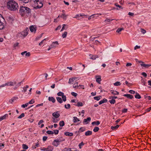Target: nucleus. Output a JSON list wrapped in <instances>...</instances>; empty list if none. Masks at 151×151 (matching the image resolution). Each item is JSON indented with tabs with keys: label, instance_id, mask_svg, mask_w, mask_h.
Masks as SVG:
<instances>
[{
	"label": "nucleus",
	"instance_id": "nucleus-26",
	"mask_svg": "<svg viewBox=\"0 0 151 151\" xmlns=\"http://www.w3.org/2000/svg\"><path fill=\"white\" fill-rule=\"evenodd\" d=\"M75 106L78 107L82 106H83V104L82 102H78L76 104H75Z\"/></svg>",
	"mask_w": 151,
	"mask_h": 151
},
{
	"label": "nucleus",
	"instance_id": "nucleus-13",
	"mask_svg": "<svg viewBox=\"0 0 151 151\" xmlns=\"http://www.w3.org/2000/svg\"><path fill=\"white\" fill-rule=\"evenodd\" d=\"M123 96L127 97V98L132 99L133 98V96L130 94H125L123 95Z\"/></svg>",
	"mask_w": 151,
	"mask_h": 151
},
{
	"label": "nucleus",
	"instance_id": "nucleus-55",
	"mask_svg": "<svg viewBox=\"0 0 151 151\" xmlns=\"http://www.w3.org/2000/svg\"><path fill=\"white\" fill-rule=\"evenodd\" d=\"M28 104H29L28 103H26L25 104H22V105L21 106L22 108H24L26 107H27L28 106Z\"/></svg>",
	"mask_w": 151,
	"mask_h": 151
},
{
	"label": "nucleus",
	"instance_id": "nucleus-7",
	"mask_svg": "<svg viewBox=\"0 0 151 151\" xmlns=\"http://www.w3.org/2000/svg\"><path fill=\"white\" fill-rule=\"evenodd\" d=\"M29 29L31 32H34L35 33L36 31V28L34 26L32 25L30 26Z\"/></svg>",
	"mask_w": 151,
	"mask_h": 151
},
{
	"label": "nucleus",
	"instance_id": "nucleus-37",
	"mask_svg": "<svg viewBox=\"0 0 151 151\" xmlns=\"http://www.w3.org/2000/svg\"><path fill=\"white\" fill-rule=\"evenodd\" d=\"M38 0H30V1L35 6V4L37 2Z\"/></svg>",
	"mask_w": 151,
	"mask_h": 151
},
{
	"label": "nucleus",
	"instance_id": "nucleus-64",
	"mask_svg": "<svg viewBox=\"0 0 151 151\" xmlns=\"http://www.w3.org/2000/svg\"><path fill=\"white\" fill-rule=\"evenodd\" d=\"M84 145V143L83 142H82L81 143H80L79 145V148H81V146H82Z\"/></svg>",
	"mask_w": 151,
	"mask_h": 151
},
{
	"label": "nucleus",
	"instance_id": "nucleus-44",
	"mask_svg": "<svg viewBox=\"0 0 151 151\" xmlns=\"http://www.w3.org/2000/svg\"><path fill=\"white\" fill-rule=\"evenodd\" d=\"M115 86H119L121 85V83L120 82L117 81L114 84Z\"/></svg>",
	"mask_w": 151,
	"mask_h": 151
},
{
	"label": "nucleus",
	"instance_id": "nucleus-43",
	"mask_svg": "<svg viewBox=\"0 0 151 151\" xmlns=\"http://www.w3.org/2000/svg\"><path fill=\"white\" fill-rule=\"evenodd\" d=\"M58 141V142H61L65 140V139L62 138H59L56 139Z\"/></svg>",
	"mask_w": 151,
	"mask_h": 151
},
{
	"label": "nucleus",
	"instance_id": "nucleus-58",
	"mask_svg": "<svg viewBox=\"0 0 151 151\" xmlns=\"http://www.w3.org/2000/svg\"><path fill=\"white\" fill-rule=\"evenodd\" d=\"M140 30H141V32L143 34H144L146 32V31L144 29H142V28L141 29H140Z\"/></svg>",
	"mask_w": 151,
	"mask_h": 151
},
{
	"label": "nucleus",
	"instance_id": "nucleus-17",
	"mask_svg": "<svg viewBox=\"0 0 151 151\" xmlns=\"http://www.w3.org/2000/svg\"><path fill=\"white\" fill-rule=\"evenodd\" d=\"M53 149V147L52 146L49 145L47 148L46 151H52Z\"/></svg>",
	"mask_w": 151,
	"mask_h": 151
},
{
	"label": "nucleus",
	"instance_id": "nucleus-62",
	"mask_svg": "<svg viewBox=\"0 0 151 151\" xmlns=\"http://www.w3.org/2000/svg\"><path fill=\"white\" fill-rule=\"evenodd\" d=\"M71 94L72 96L75 97L77 95V94L74 92H72Z\"/></svg>",
	"mask_w": 151,
	"mask_h": 151
},
{
	"label": "nucleus",
	"instance_id": "nucleus-47",
	"mask_svg": "<svg viewBox=\"0 0 151 151\" xmlns=\"http://www.w3.org/2000/svg\"><path fill=\"white\" fill-rule=\"evenodd\" d=\"M114 19H106L105 20V22L106 24H107V22H110L111 21H112Z\"/></svg>",
	"mask_w": 151,
	"mask_h": 151
},
{
	"label": "nucleus",
	"instance_id": "nucleus-57",
	"mask_svg": "<svg viewBox=\"0 0 151 151\" xmlns=\"http://www.w3.org/2000/svg\"><path fill=\"white\" fill-rule=\"evenodd\" d=\"M20 1H22L24 3H28L29 0H19Z\"/></svg>",
	"mask_w": 151,
	"mask_h": 151
},
{
	"label": "nucleus",
	"instance_id": "nucleus-21",
	"mask_svg": "<svg viewBox=\"0 0 151 151\" xmlns=\"http://www.w3.org/2000/svg\"><path fill=\"white\" fill-rule=\"evenodd\" d=\"M99 58V56L97 55H93L90 58V59L93 60H95L96 58Z\"/></svg>",
	"mask_w": 151,
	"mask_h": 151
},
{
	"label": "nucleus",
	"instance_id": "nucleus-56",
	"mask_svg": "<svg viewBox=\"0 0 151 151\" xmlns=\"http://www.w3.org/2000/svg\"><path fill=\"white\" fill-rule=\"evenodd\" d=\"M71 148H64L63 150V151H70V150Z\"/></svg>",
	"mask_w": 151,
	"mask_h": 151
},
{
	"label": "nucleus",
	"instance_id": "nucleus-60",
	"mask_svg": "<svg viewBox=\"0 0 151 151\" xmlns=\"http://www.w3.org/2000/svg\"><path fill=\"white\" fill-rule=\"evenodd\" d=\"M46 40V39H45L42 40L39 44V46H41L44 43V42L45 40Z\"/></svg>",
	"mask_w": 151,
	"mask_h": 151
},
{
	"label": "nucleus",
	"instance_id": "nucleus-35",
	"mask_svg": "<svg viewBox=\"0 0 151 151\" xmlns=\"http://www.w3.org/2000/svg\"><path fill=\"white\" fill-rule=\"evenodd\" d=\"M65 125L64 122L63 121H61L59 122V125L60 127H63Z\"/></svg>",
	"mask_w": 151,
	"mask_h": 151
},
{
	"label": "nucleus",
	"instance_id": "nucleus-32",
	"mask_svg": "<svg viewBox=\"0 0 151 151\" xmlns=\"http://www.w3.org/2000/svg\"><path fill=\"white\" fill-rule=\"evenodd\" d=\"M109 101L111 104H114L116 102L115 100L113 99H112L111 100H109Z\"/></svg>",
	"mask_w": 151,
	"mask_h": 151
},
{
	"label": "nucleus",
	"instance_id": "nucleus-48",
	"mask_svg": "<svg viewBox=\"0 0 151 151\" xmlns=\"http://www.w3.org/2000/svg\"><path fill=\"white\" fill-rule=\"evenodd\" d=\"M47 133L49 134H52L54 133L53 132L50 130H48L46 132Z\"/></svg>",
	"mask_w": 151,
	"mask_h": 151
},
{
	"label": "nucleus",
	"instance_id": "nucleus-52",
	"mask_svg": "<svg viewBox=\"0 0 151 151\" xmlns=\"http://www.w3.org/2000/svg\"><path fill=\"white\" fill-rule=\"evenodd\" d=\"M29 87V86L26 85L25 87H24L23 88L24 92H25L27 91V89Z\"/></svg>",
	"mask_w": 151,
	"mask_h": 151
},
{
	"label": "nucleus",
	"instance_id": "nucleus-12",
	"mask_svg": "<svg viewBox=\"0 0 151 151\" xmlns=\"http://www.w3.org/2000/svg\"><path fill=\"white\" fill-rule=\"evenodd\" d=\"M25 9H25L24 10V14H29L31 13V9H29L28 7L26 6Z\"/></svg>",
	"mask_w": 151,
	"mask_h": 151
},
{
	"label": "nucleus",
	"instance_id": "nucleus-41",
	"mask_svg": "<svg viewBox=\"0 0 151 151\" xmlns=\"http://www.w3.org/2000/svg\"><path fill=\"white\" fill-rule=\"evenodd\" d=\"M64 107L66 109H69L70 108V106L69 104H68L67 105L66 104L65 105Z\"/></svg>",
	"mask_w": 151,
	"mask_h": 151
},
{
	"label": "nucleus",
	"instance_id": "nucleus-59",
	"mask_svg": "<svg viewBox=\"0 0 151 151\" xmlns=\"http://www.w3.org/2000/svg\"><path fill=\"white\" fill-rule=\"evenodd\" d=\"M67 17L66 15H65V14H63L61 15L60 17L63 18V19H64L65 17Z\"/></svg>",
	"mask_w": 151,
	"mask_h": 151
},
{
	"label": "nucleus",
	"instance_id": "nucleus-61",
	"mask_svg": "<svg viewBox=\"0 0 151 151\" xmlns=\"http://www.w3.org/2000/svg\"><path fill=\"white\" fill-rule=\"evenodd\" d=\"M26 57H29L30 55V52H27L26 53L25 55Z\"/></svg>",
	"mask_w": 151,
	"mask_h": 151
},
{
	"label": "nucleus",
	"instance_id": "nucleus-24",
	"mask_svg": "<svg viewBox=\"0 0 151 151\" xmlns=\"http://www.w3.org/2000/svg\"><path fill=\"white\" fill-rule=\"evenodd\" d=\"M63 27L60 31L61 32L63 31L64 29H66L68 28V26H67L66 24H63Z\"/></svg>",
	"mask_w": 151,
	"mask_h": 151
},
{
	"label": "nucleus",
	"instance_id": "nucleus-4",
	"mask_svg": "<svg viewBox=\"0 0 151 151\" xmlns=\"http://www.w3.org/2000/svg\"><path fill=\"white\" fill-rule=\"evenodd\" d=\"M26 6H21L20 7V9L19 10V12L20 13L22 14H24V10H25Z\"/></svg>",
	"mask_w": 151,
	"mask_h": 151
},
{
	"label": "nucleus",
	"instance_id": "nucleus-2",
	"mask_svg": "<svg viewBox=\"0 0 151 151\" xmlns=\"http://www.w3.org/2000/svg\"><path fill=\"white\" fill-rule=\"evenodd\" d=\"M29 31V28H27L21 32V33H19L18 34H21L24 37H25L28 35Z\"/></svg>",
	"mask_w": 151,
	"mask_h": 151
},
{
	"label": "nucleus",
	"instance_id": "nucleus-25",
	"mask_svg": "<svg viewBox=\"0 0 151 151\" xmlns=\"http://www.w3.org/2000/svg\"><path fill=\"white\" fill-rule=\"evenodd\" d=\"M73 122L74 123H76L80 121V120L78 119L75 116L73 117Z\"/></svg>",
	"mask_w": 151,
	"mask_h": 151
},
{
	"label": "nucleus",
	"instance_id": "nucleus-31",
	"mask_svg": "<svg viewBox=\"0 0 151 151\" xmlns=\"http://www.w3.org/2000/svg\"><path fill=\"white\" fill-rule=\"evenodd\" d=\"M135 98L137 99H140L141 98L139 94L137 92H136L135 93Z\"/></svg>",
	"mask_w": 151,
	"mask_h": 151
},
{
	"label": "nucleus",
	"instance_id": "nucleus-16",
	"mask_svg": "<svg viewBox=\"0 0 151 151\" xmlns=\"http://www.w3.org/2000/svg\"><path fill=\"white\" fill-rule=\"evenodd\" d=\"M107 100L105 98L103 99V100L100 101L99 102V105H101L104 103H106L107 102Z\"/></svg>",
	"mask_w": 151,
	"mask_h": 151
},
{
	"label": "nucleus",
	"instance_id": "nucleus-40",
	"mask_svg": "<svg viewBox=\"0 0 151 151\" xmlns=\"http://www.w3.org/2000/svg\"><path fill=\"white\" fill-rule=\"evenodd\" d=\"M99 130V127H94V129H93V131L94 132H97Z\"/></svg>",
	"mask_w": 151,
	"mask_h": 151
},
{
	"label": "nucleus",
	"instance_id": "nucleus-29",
	"mask_svg": "<svg viewBox=\"0 0 151 151\" xmlns=\"http://www.w3.org/2000/svg\"><path fill=\"white\" fill-rule=\"evenodd\" d=\"M85 130V128L84 127H81L79 129L78 131V133H81L83 132Z\"/></svg>",
	"mask_w": 151,
	"mask_h": 151
},
{
	"label": "nucleus",
	"instance_id": "nucleus-45",
	"mask_svg": "<svg viewBox=\"0 0 151 151\" xmlns=\"http://www.w3.org/2000/svg\"><path fill=\"white\" fill-rule=\"evenodd\" d=\"M43 34V33H42L41 34V35L40 36H38L37 37H36L35 39V40L37 41L38 40H39L42 37Z\"/></svg>",
	"mask_w": 151,
	"mask_h": 151
},
{
	"label": "nucleus",
	"instance_id": "nucleus-20",
	"mask_svg": "<svg viewBox=\"0 0 151 151\" xmlns=\"http://www.w3.org/2000/svg\"><path fill=\"white\" fill-rule=\"evenodd\" d=\"M141 66L144 67L146 68H148L149 67L151 66V65L150 64H146L144 63H141L140 64Z\"/></svg>",
	"mask_w": 151,
	"mask_h": 151
},
{
	"label": "nucleus",
	"instance_id": "nucleus-11",
	"mask_svg": "<svg viewBox=\"0 0 151 151\" xmlns=\"http://www.w3.org/2000/svg\"><path fill=\"white\" fill-rule=\"evenodd\" d=\"M91 120V118L90 117H88L87 118V119H84L83 122V124L84 123H86V124L88 123L89 122H90Z\"/></svg>",
	"mask_w": 151,
	"mask_h": 151
},
{
	"label": "nucleus",
	"instance_id": "nucleus-50",
	"mask_svg": "<svg viewBox=\"0 0 151 151\" xmlns=\"http://www.w3.org/2000/svg\"><path fill=\"white\" fill-rule=\"evenodd\" d=\"M19 45V43L18 42H16L13 45V47L14 49H16V47L17 46H18Z\"/></svg>",
	"mask_w": 151,
	"mask_h": 151
},
{
	"label": "nucleus",
	"instance_id": "nucleus-15",
	"mask_svg": "<svg viewBox=\"0 0 151 151\" xmlns=\"http://www.w3.org/2000/svg\"><path fill=\"white\" fill-rule=\"evenodd\" d=\"M48 100L50 101H51L53 103H54L55 101V99L53 97H48Z\"/></svg>",
	"mask_w": 151,
	"mask_h": 151
},
{
	"label": "nucleus",
	"instance_id": "nucleus-63",
	"mask_svg": "<svg viewBox=\"0 0 151 151\" xmlns=\"http://www.w3.org/2000/svg\"><path fill=\"white\" fill-rule=\"evenodd\" d=\"M129 92L131 94H134L135 93H136L135 92V91H133L132 90H130L129 91Z\"/></svg>",
	"mask_w": 151,
	"mask_h": 151
},
{
	"label": "nucleus",
	"instance_id": "nucleus-23",
	"mask_svg": "<svg viewBox=\"0 0 151 151\" xmlns=\"http://www.w3.org/2000/svg\"><path fill=\"white\" fill-rule=\"evenodd\" d=\"M111 93L114 95H117L119 94V92L116 91L111 90Z\"/></svg>",
	"mask_w": 151,
	"mask_h": 151
},
{
	"label": "nucleus",
	"instance_id": "nucleus-9",
	"mask_svg": "<svg viewBox=\"0 0 151 151\" xmlns=\"http://www.w3.org/2000/svg\"><path fill=\"white\" fill-rule=\"evenodd\" d=\"M52 144L53 145L57 147L59 145H60L59 142H58L57 140L55 139L53 142H52Z\"/></svg>",
	"mask_w": 151,
	"mask_h": 151
},
{
	"label": "nucleus",
	"instance_id": "nucleus-53",
	"mask_svg": "<svg viewBox=\"0 0 151 151\" xmlns=\"http://www.w3.org/2000/svg\"><path fill=\"white\" fill-rule=\"evenodd\" d=\"M74 81V80L72 78H70L69 79V80L68 83L69 84H70L72 82H73Z\"/></svg>",
	"mask_w": 151,
	"mask_h": 151
},
{
	"label": "nucleus",
	"instance_id": "nucleus-54",
	"mask_svg": "<svg viewBox=\"0 0 151 151\" xmlns=\"http://www.w3.org/2000/svg\"><path fill=\"white\" fill-rule=\"evenodd\" d=\"M73 87L74 88H76L77 87H79V86H78V82H76L74 84Z\"/></svg>",
	"mask_w": 151,
	"mask_h": 151
},
{
	"label": "nucleus",
	"instance_id": "nucleus-22",
	"mask_svg": "<svg viewBox=\"0 0 151 151\" xmlns=\"http://www.w3.org/2000/svg\"><path fill=\"white\" fill-rule=\"evenodd\" d=\"M56 99L58 101L60 104H61L63 102V100L61 98L59 97H57Z\"/></svg>",
	"mask_w": 151,
	"mask_h": 151
},
{
	"label": "nucleus",
	"instance_id": "nucleus-27",
	"mask_svg": "<svg viewBox=\"0 0 151 151\" xmlns=\"http://www.w3.org/2000/svg\"><path fill=\"white\" fill-rule=\"evenodd\" d=\"M92 134V132L90 131H88L85 132V135L86 136H89L91 135Z\"/></svg>",
	"mask_w": 151,
	"mask_h": 151
},
{
	"label": "nucleus",
	"instance_id": "nucleus-46",
	"mask_svg": "<svg viewBox=\"0 0 151 151\" xmlns=\"http://www.w3.org/2000/svg\"><path fill=\"white\" fill-rule=\"evenodd\" d=\"M22 146L23 148L25 150H27L28 148L27 146L26 145L24 144H23L22 145Z\"/></svg>",
	"mask_w": 151,
	"mask_h": 151
},
{
	"label": "nucleus",
	"instance_id": "nucleus-36",
	"mask_svg": "<svg viewBox=\"0 0 151 151\" xmlns=\"http://www.w3.org/2000/svg\"><path fill=\"white\" fill-rule=\"evenodd\" d=\"M101 97V96H95L94 97V99L97 101H99L100 99V98Z\"/></svg>",
	"mask_w": 151,
	"mask_h": 151
},
{
	"label": "nucleus",
	"instance_id": "nucleus-8",
	"mask_svg": "<svg viewBox=\"0 0 151 151\" xmlns=\"http://www.w3.org/2000/svg\"><path fill=\"white\" fill-rule=\"evenodd\" d=\"M59 44L58 41L54 42L50 45L51 48H53L56 47Z\"/></svg>",
	"mask_w": 151,
	"mask_h": 151
},
{
	"label": "nucleus",
	"instance_id": "nucleus-30",
	"mask_svg": "<svg viewBox=\"0 0 151 151\" xmlns=\"http://www.w3.org/2000/svg\"><path fill=\"white\" fill-rule=\"evenodd\" d=\"M8 116V114H6L4 115V116L0 117V122L2 120L5 119H6V117Z\"/></svg>",
	"mask_w": 151,
	"mask_h": 151
},
{
	"label": "nucleus",
	"instance_id": "nucleus-28",
	"mask_svg": "<svg viewBox=\"0 0 151 151\" xmlns=\"http://www.w3.org/2000/svg\"><path fill=\"white\" fill-rule=\"evenodd\" d=\"M92 124L94 125V124L96 125H98L100 124V122L99 121H94L92 123Z\"/></svg>",
	"mask_w": 151,
	"mask_h": 151
},
{
	"label": "nucleus",
	"instance_id": "nucleus-1",
	"mask_svg": "<svg viewBox=\"0 0 151 151\" xmlns=\"http://www.w3.org/2000/svg\"><path fill=\"white\" fill-rule=\"evenodd\" d=\"M8 8L10 10L16 11L18 10V4L14 1H10L7 3Z\"/></svg>",
	"mask_w": 151,
	"mask_h": 151
},
{
	"label": "nucleus",
	"instance_id": "nucleus-5",
	"mask_svg": "<svg viewBox=\"0 0 151 151\" xmlns=\"http://www.w3.org/2000/svg\"><path fill=\"white\" fill-rule=\"evenodd\" d=\"M17 84L16 82H9L6 83V85L7 86H14Z\"/></svg>",
	"mask_w": 151,
	"mask_h": 151
},
{
	"label": "nucleus",
	"instance_id": "nucleus-10",
	"mask_svg": "<svg viewBox=\"0 0 151 151\" xmlns=\"http://www.w3.org/2000/svg\"><path fill=\"white\" fill-rule=\"evenodd\" d=\"M58 111H56L52 114V115L56 118H57L59 117L60 115L58 113Z\"/></svg>",
	"mask_w": 151,
	"mask_h": 151
},
{
	"label": "nucleus",
	"instance_id": "nucleus-49",
	"mask_svg": "<svg viewBox=\"0 0 151 151\" xmlns=\"http://www.w3.org/2000/svg\"><path fill=\"white\" fill-rule=\"evenodd\" d=\"M62 97L63 101L65 102L66 101V97L65 95H64L62 96Z\"/></svg>",
	"mask_w": 151,
	"mask_h": 151
},
{
	"label": "nucleus",
	"instance_id": "nucleus-42",
	"mask_svg": "<svg viewBox=\"0 0 151 151\" xmlns=\"http://www.w3.org/2000/svg\"><path fill=\"white\" fill-rule=\"evenodd\" d=\"M64 95V93L61 91H60L57 93V95H58V96H62Z\"/></svg>",
	"mask_w": 151,
	"mask_h": 151
},
{
	"label": "nucleus",
	"instance_id": "nucleus-38",
	"mask_svg": "<svg viewBox=\"0 0 151 151\" xmlns=\"http://www.w3.org/2000/svg\"><path fill=\"white\" fill-rule=\"evenodd\" d=\"M67 35V32H65L62 35V37L63 38H65L66 37Z\"/></svg>",
	"mask_w": 151,
	"mask_h": 151
},
{
	"label": "nucleus",
	"instance_id": "nucleus-39",
	"mask_svg": "<svg viewBox=\"0 0 151 151\" xmlns=\"http://www.w3.org/2000/svg\"><path fill=\"white\" fill-rule=\"evenodd\" d=\"M124 29L123 28H118L116 31V32L119 33V32H121L122 30Z\"/></svg>",
	"mask_w": 151,
	"mask_h": 151
},
{
	"label": "nucleus",
	"instance_id": "nucleus-51",
	"mask_svg": "<svg viewBox=\"0 0 151 151\" xmlns=\"http://www.w3.org/2000/svg\"><path fill=\"white\" fill-rule=\"evenodd\" d=\"M25 116L24 114L23 113H22L20 115H19L18 118L19 119H21L22 117H24Z\"/></svg>",
	"mask_w": 151,
	"mask_h": 151
},
{
	"label": "nucleus",
	"instance_id": "nucleus-34",
	"mask_svg": "<svg viewBox=\"0 0 151 151\" xmlns=\"http://www.w3.org/2000/svg\"><path fill=\"white\" fill-rule=\"evenodd\" d=\"M119 125H117L115 126H111V128L112 129V130H114L115 129H116L118 128L119 127Z\"/></svg>",
	"mask_w": 151,
	"mask_h": 151
},
{
	"label": "nucleus",
	"instance_id": "nucleus-19",
	"mask_svg": "<svg viewBox=\"0 0 151 151\" xmlns=\"http://www.w3.org/2000/svg\"><path fill=\"white\" fill-rule=\"evenodd\" d=\"M64 134L65 135L67 136H72L73 135V133L68 132H65Z\"/></svg>",
	"mask_w": 151,
	"mask_h": 151
},
{
	"label": "nucleus",
	"instance_id": "nucleus-14",
	"mask_svg": "<svg viewBox=\"0 0 151 151\" xmlns=\"http://www.w3.org/2000/svg\"><path fill=\"white\" fill-rule=\"evenodd\" d=\"M7 19L10 23H12V22L14 20L13 17L11 16L7 17Z\"/></svg>",
	"mask_w": 151,
	"mask_h": 151
},
{
	"label": "nucleus",
	"instance_id": "nucleus-33",
	"mask_svg": "<svg viewBox=\"0 0 151 151\" xmlns=\"http://www.w3.org/2000/svg\"><path fill=\"white\" fill-rule=\"evenodd\" d=\"M4 26L3 23L1 22L0 20V29L1 30L4 28Z\"/></svg>",
	"mask_w": 151,
	"mask_h": 151
},
{
	"label": "nucleus",
	"instance_id": "nucleus-18",
	"mask_svg": "<svg viewBox=\"0 0 151 151\" xmlns=\"http://www.w3.org/2000/svg\"><path fill=\"white\" fill-rule=\"evenodd\" d=\"M18 99V97H13L11 99H10L9 100V102L12 104L13 102H14V101L16 99Z\"/></svg>",
	"mask_w": 151,
	"mask_h": 151
},
{
	"label": "nucleus",
	"instance_id": "nucleus-6",
	"mask_svg": "<svg viewBox=\"0 0 151 151\" xmlns=\"http://www.w3.org/2000/svg\"><path fill=\"white\" fill-rule=\"evenodd\" d=\"M101 77L100 76L96 75L95 76L96 79V81L99 84L101 83Z\"/></svg>",
	"mask_w": 151,
	"mask_h": 151
},
{
	"label": "nucleus",
	"instance_id": "nucleus-3",
	"mask_svg": "<svg viewBox=\"0 0 151 151\" xmlns=\"http://www.w3.org/2000/svg\"><path fill=\"white\" fill-rule=\"evenodd\" d=\"M43 6V4L41 1L38 0L37 3L35 4V8L37 9H40Z\"/></svg>",
	"mask_w": 151,
	"mask_h": 151
}]
</instances>
